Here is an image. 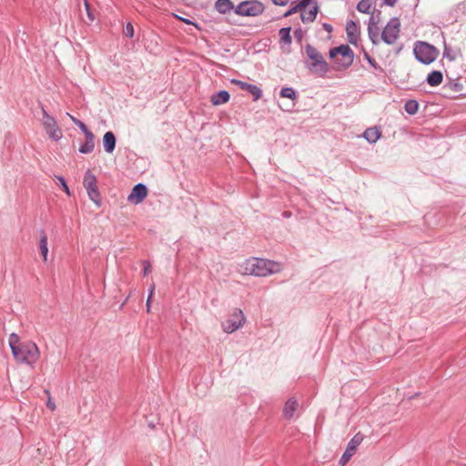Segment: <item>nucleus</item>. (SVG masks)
Segmentation results:
<instances>
[{
  "label": "nucleus",
  "instance_id": "f257e3e1",
  "mask_svg": "<svg viewBox=\"0 0 466 466\" xmlns=\"http://www.w3.org/2000/svg\"><path fill=\"white\" fill-rule=\"evenodd\" d=\"M8 344L17 363L34 368L40 359L41 353L38 346L31 340L21 342L19 336L15 333L10 334Z\"/></svg>",
  "mask_w": 466,
  "mask_h": 466
},
{
  "label": "nucleus",
  "instance_id": "f03ea898",
  "mask_svg": "<svg viewBox=\"0 0 466 466\" xmlns=\"http://www.w3.org/2000/svg\"><path fill=\"white\" fill-rule=\"evenodd\" d=\"M280 269V264L257 258H248L239 265V271L242 274L258 277H266L279 272Z\"/></svg>",
  "mask_w": 466,
  "mask_h": 466
},
{
  "label": "nucleus",
  "instance_id": "7ed1b4c3",
  "mask_svg": "<svg viewBox=\"0 0 466 466\" xmlns=\"http://www.w3.org/2000/svg\"><path fill=\"white\" fill-rule=\"evenodd\" d=\"M329 56L334 59L338 69H345L353 62V53L350 46L345 45L330 49Z\"/></svg>",
  "mask_w": 466,
  "mask_h": 466
},
{
  "label": "nucleus",
  "instance_id": "20e7f679",
  "mask_svg": "<svg viewBox=\"0 0 466 466\" xmlns=\"http://www.w3.org/2000/svg\"><path fill=\"white\" fill-rule=\"evenodd\" d=\"M413 52L416 58L425 65L434 62L439 56L438 50L433 46L425 42L416 43Z\"/></svg>",
  "mask_w": 466,
  "mask_h": 466
},
{
  "label": "nucleus",
  "instance_id": "39448f33",
  "mask_svg": "<svg viewBox=\"0 0 466 466\" xmlns=\"http://www.w3.org/2000/svg\"><path fill=\"white\" fill-rule=\"evenodd\" d=\"M264 11V5L258 0H247L235 7V13L240 16H257Z\"/></svg>",
  "mask_w": 466,
  "mask_h": 466
},
{
  "label": "nucleus",
  "instance_id": "423d86ee",
  "mask_svg": "<svg viewBox=\"0 0 466 466\" xmlns=\"http://www.w3.org/2000/svg\"><path fill=\"white\" fill-rule=\"evenodd\" d=\"M246 322V317L239 309H235L228 318L222 323L224 332L232 333L242 328Z\"/></svg>",
  "mask_w": 466,
  "mask_h": 466
},
{
  "label": "nucleus",
  "instance_id": "0eeeda50",
  "mask_svg": "<svg viewBox=\"0 0 466 466\" xmlns=\"http://www.w3.org/2000/svg\"><path fill=\"white\" fill-rule=\"evenodd\" d=\"M83 184L90 200H92L96 206H100L101 198L97 188V180L90 169L85 173Z\"/></svg>",
  "mask_w": 466,
  "mask_h": 466
},
{
  "label": "nucleus",
  "instance_id": "6e6552de",
  "mask_svg": "<svg viewBox=\"0 0 466 466\" xmlns=\"http://www.w3.org/2000/svg\"><path fill=\"white\" fill-rule=\"evenodd\" d=\"M42 124L49 138L55 141L61 139L63 133L56 119L51 116L44 108L42 109Z\"/></svg>",
  "mask_w": 466,
  "mask_h": 466
},
{
  "label": "nucleus",
  "instance_id": "1a4fd4ad",
  "mask_svg": "<svg viewBox=\"0 0 466 466\" xmlns=\"http://www.w3.org/2000/svg\"><path fill=\"white\" fill-rule=\"evenodd\" d=\"M306 53L309 58L312 61L310 65L311 70L321 74L327 72L328 65L321 54L315 47L308 45L306 46Z\"/></svg>",
  "mask_w": 466,
  "mask_h": 466
},
{
  "label": "nucleus",
  "instance_id": "9d476101",
  "mask_svg": "<svg viewBox=\"0 0 466 466\" xmlns=\"http://www.w3.org/2000/svg\"><path fill=\"white\" fill-rule=\"evenodd\" d=\"M400 22L398 18H392L389 21V23L384 27L381 38L382 40L388 44L392 45L394 44L400 35Z\"/></svg>",
  "mask_w": 466,
  "mask_h": 466
},
{
  "label": "nucleus",
  "instance_id": "9b49d317",
  "mask_svg": "<svg viewBox=\"0 0 466 466\" xmlns=\"http://www.w3.org/2000/svg\"><path fill=\"white\" fill-rule=\"evenodd\" d=\"M362 440V437L360 434H357L350 441L345 452L340 458L341 465H345L350 460Z\"/></svg>",
  "mask_w": 466,
  "mask_h": 466
},
{
  "label": "nucleus",
  "instance_id": "f8f14e48",
  "mask_svg": "<svg viewBox=\"0 0 466 466\" xmlns=\"http://www.w3.org/2000/svg\"><path fill=\"white\" fill-rule=\"evenodd\" d=\"M147 195V188L143 184L136 185L129 196L127 197V200L136 205L141 203Z\"/></svg>",
  "mask_w": 466,
  "mask_h": 466
},
{
  "label": "nucleus",
  "instance_id": "ddd939ff",
  "mask_svg": "<svg viewBox=\"0 0 466 466\" xmlns=\"http://www.w3.org/2000/svg\"><path fill=\"white\" fill-rule=\"evenodd\" d=\"M230 82L236 86H238L242 90H246L250 93L253 96L255 101L258 100L262 96L261 89L255 85L248 84L238 79H231Z\"/></svg>",
  "mask_w": 466,
  "mask_h": 466
},
{
  "label": "nucleus",
  "instance_id": "4468645a",
  "mask_svg": "<svg viewBox=\"0 0 466 466\" xmlns=\"http://www.w3.org/2000/svg\"><path fill=\"white\" fill-rule=\"evenodd\" d=\"M319 12V6L317 3L309 1V5L306 7H302L301 19L303 22H312Z\"/></svg>",
  "mask_w": 466,
  "mask_h": 466
},
{
  "label": "nucleus",
  "instance_id": "2eb2a0df",
  "mask_svg": "<svg viewBox=\"0 0 466 466\" xmlns=\"http://www.w3.org/2000/svg\"><path fill=\"white\" fill-rule=\"evenodd\" d=\"M348 40L351 45L357 46L360 40V28L354 21H349L346 25Z\"/></svg>",
  "mask_w": 466,
  "mask_h": 466
},
{
  "label": "nucleus",
  "instance_id": "dca6fc26",
  "mask_svg": "<svg viewBox=\"0 0 466 466\" xmlns=\"http://www.w3.org/2000/svg\"><path fill=\"white\" fill-rule=\"evenodd\" d=\"M299 407L298 400L295 398H290L285 403L283 414L285 418L291 419Z\"/></svg>",
  "mask_w": 466,
  "mask_h": 466
},
{
  "label": "nucleus",
  "instance_id": "f3484780",
  "mask_svg": "<svg viewBox=\"0 0 466 466\" xmlns=\"http://www.w3.org/2000/svg\"><path fill=\"white\" fill-rule=\"evenodd\" d=\"M103 146L107 153H112L116 147V137L113 132L107 131L103 137Z\"/></svg>",
  "mask_w": 466,
  "mask_h": 466
},
{
  "label": "nucleus",
  "instance_id": "a211bd4d",
  "mask_svg": "<svg viewBox=\"0 0 466 466\" xmlns=\"http://www.w3.org/2000/svg\"><path fill=\"white\" fill-rule=\"evenodd\" d=\"M230 95L228 91H220L217 94H214L210 97V101L213 106H219L226 104L229 101Z\"/></svg>",
  "mask_w": 466,
  "mask_h": 466
},
{
  "label": "nucleus",
  "instance_id": "6ab92c4d",
  "mask_svg": "<svg viewBox=\"0 0 466 466\" xmlns=\"http://www.w3.org/2000/svg\"><path fill=\"white\" fill-rule=\"evenodd\" d=\"M363 137L370 142V143H375L378 141L381 137V131L380 128L373 127L367 128L363 134Z\"/></svg>",
  "mask_w": 466,
  "mask_h": 466
},
{
  "label": "nucleus",
  "instance_id": "aec40b11",
  "mask_svg": "<svg viewBox=\"0 0 466 466\" xmlns=\"http://www.w3.org/2000/svg\"><path fill=\"white\" fill-rule=\"evenodd\" d=\"M95 148V136L94 134H87L85 143L80 146L79 151L83 154L91 153Z\"/></svg>",
  "mask_w": 466,
  "mask_h": 466
},
{
  "label": "nucleus",
  "instance_id": "412c9836",
  "mask_svg": "<svg viewBox=\"0 0 466 466\" xmlns=\"http://www.w3.org/2000/svg\"><path fill=\"white\" fill-rule=\"evenodd\" d=\"M215 7L220 14H227L230 10L234 9V5L230 0H217Z\"/></svg>",
  "mask_w": 466,
  "mask_h": 466
},
{
  "label": "nucleus",
  "instance_id": "4be33fe9",
  "mask_svg": "<svg viewBox=\"0 0 466 466\" xmlns=\"http://www.w3.org/2000/svg\"><path fill=\"white\" fill-rule=\"evenodd\" d=\"M443 76L441 71H432L427 76V83L431 86H437L441 84Z\"/></svg>",
  "mask_w": 466,
  "mask_h": 466
},
{
  "label": "nucleus",
  "instance_id": "5701e85b",
  "mask_svg": "<svg viewBox=\"0 0 466 466\" xmlns=\"http://www.w3.org/2000/svg\"><path fill=\"white\" fill-rule=\"evenodd\" d=\"M39 250L43 257L44 261L47 260L48 246H47V236L43 233L39 240Z\"/></svg>",
  "mask_w": 466,
  "mask_h": 466
},
{
  "label": "nucleus",
  "instance_id": "b1692460",
  "mask_svg": "<svg viewBox=\"0 0 466 466\" xmlns=\"http://www.w3.org/2000/svg\"><path fill=\"white\" fill-rule=\"evenodd\" d=\"M360 13L370 14L372 10V0H360L357 5Z\"/></svg>",
  "mask_w": 466,
  "mask_h": 466
},
{
  "label": "nucleus",
  "instance_id": "393cba45",
  "mask_svg": "<svg viewBox=\"0 0 466 466\" xmlns=\"http://www.w3.org/2000/svg\"><path fill=\"white\" fill-rule=\"evenodd\" d=\"M279 37L280 40L284 43L289 44L291 42V36H290V28L289 27H284L279 30Z\"/></svg>",
  "mask_w": 466,
  "mask_h": 466
},
{
  "label": "nucleus",
  "instance_id": "a878e982",
  "mask_svg": "<svg viewBox=\"0 0 466 466\" xmlns=\"http://www.w3.org/2000/svg\"><path fill=\"white\" fill-rule=\"evenodd\" d=\"M405 110L413 115L418 111V103L414 100H410L405 104Z\"/></svg>",
  "mask_w": 466,
  "mask_h": 466
},
{
  "label": "nucleus",
  "instance_id": "bb28decb",
  "mask_svg": "<svg viewBox=\"0 0 466 466\" xmlns=\"http://www.w3.org/2000/svg\"><path fill=\"white\" fill-rule=\"evenodd\" d=\"M280 95L282 97L289 98V99H295L296 98V93L293 88L291 87H284L281 89Z\"/></svg>",
  "mask_w": 466,
  "mask_h": 466
},
{
  "label": "nucleus",
  "instance_id": "cd10ccee",
  "mask_svg": "<svg viewBox=\"0 0 466 466\" xmlns=\"http://www.w3.org/2000/svg\"><path fill=\"white\" fill-rule=\"evenodd\" d=\"M85 9H86V16H87V21L86 23L90 24V23L94 22L96 19V16L94 15V13L91 11L90 5L88 4V2L86 0H85Z\"/></svg>",
  "mask_w": 466,
  "mask_h": 466
},
{
  "label": "nucleus",
  "instance_id": "c85d7f7f",
  "mask_svg": "<svg viewBox=\"0 0 466 466\" xmlns=\"http://www.w3.org/2000/svg\"><path fill=\"white\" fill-rule=\"evenodd\" d=\"M124 35L127 37H133L134 35V27L131 23H127L125 29H124Z\"/></svg>",
  "mask_w": 466,
  "mask_h": 466
},
{
  "label": "nucleus",
  "instance_id": "c756f323",
  "mask_svg": "<svg viewBox=\"0 0 466 466\" xmlns=\"http://www.w3.org/2000/svg\"><path fill=\"white\" fill-rule=\"evenodd\" d=\"M46 393L48 395V399H47V401H46V407L50 410L54 411L56 410V406L55 402L52 400V398L50 396V392L48 390H46Z\"/></svg>",
  "mask_w": 466,
  "mask_h": 466
},
{
  "label": "nucleus",
  "instance_id": "7c9ffc66",
  "mask_svg": "<svg viewBox=\"0 0 466 466\" xmlns=\"http://www.w3.org/2000/svg\"><path fill=\"white\" fill-rule=\"evenodd\" d=\"M57 178H58V181L60 182V184L62 186L63 190L66 193V195L70 196V190H69V187L66 185V180L63 177H59Z\"/></svg>",
  "mask_w": 466,
  "mask_h": 466
},
{
  "label": "nucleus",
  "instance_id": "2f4dec72",
  "mask_svg": "<svg viewBox=\"0 0 466 466\" xmlns=\"http://www.w3.org/2000/svg\"><path fill=\"white\" fill-rule=\"evenodd\" d=\"M76 126L85 133L86 137L87 134H93L83 122L79 121Z\"/></svg>",
  "mask_w": 466,
  "mask_h": 466
},
{
  "label": "nucleus",
  "instance_id": "473e14b6",
  "mask_svg": "<svg viewBox=\"0 0 466 466\" xmlns=\"http://www.w3.org/2000/svg\"><path fill=\"white\" fill-rule=\"evenodd\" d=\"M143 263H144V265H145V268H144V269H143V274H144V276H146V275H147L148 273H150V272H151V266H150V264H149L148 262H147V261H144Z\"/></svg>",
  "mask_w": 466,
  "mask_h": 466
},
{
  "label": "nucleus",
  "instance_id": "72a5a7b5",
  "mask_svg": "<svg viewBox=\"0 0 466 466\" xmlns=\"http://www.w3.org/2000/svg\"><path fill=\"white\" fill-rule=\"evenodd\" d=\"M275 5H286L289 0H272Z\"/></svg>",
  "mask_w": 466,
  "mask_h": 466
},
{
  "label": "nucleus",
  "instance_id": "f704fd0d",
  "mask_svg": "<svg viewBox=\"0 0 466 466\" xmlns=\"http://www.w3.org/2000/svg\"><path fill=\"white\" fill-rule=\"evenodd\" d=\"M155 291V284H152L149 289L148 301H151V298Z\"/></svg>",
  "mask_w": 466,
  "mask_h": 466
},
{
  "label": "nucleus",
  "instance_id": "c9c22d12",
  "mask_svg": "<svg viewBox=\"0 0 466 466\" xmlns=\"http://www.w3.org/2000/svg\"><path fill=\"white\" fill-rule=\"evenodd\" d=\"M66 115L70 117V119L72 120V122H73L74 124H76V125H77V123L80 121V120H78L77 118H76L75 116H73L72 115H70L69 113H67Z\"/></svg>",
  "mask_w": 466,
  "mask_h": 466
},
{
  "label": "nucleus",
  "instance_id": "e433bc0d",
  "mask_svg": "<svg viewBox=\"0 0 466 466\" xmlns=\"http://www.w3.org/2000/svg\"><path fill=\"white\" fill-rule=\"evenodd\" d=\"M150 310V301L148 299L147 300V311L149 312Z\"/></svg>",
  "mask_w": 466,
  "mask_h": 466
},
{
  "label": "nucleus",
  "instance_id": "4c0bfd02",
  "mask_svg": "<svg viewBox=\"0 0 466 466\" xmlns=\"http://www.w3.org/2000/svg\"><path fill=\"white\" fill-rule=\"evenodd\" d=\"M396 0H386L387 4L393 5Z\"/></svg>",
  "mask_w": 466,
  "mask_h": 466
},
{
  "label": "nucleus",
  "instance_id": "58836bf2",
  "mask_svg": "<svg viewBox=\"0 0 466 466\" xmlns=\"http://www.w3.org/2000/svg\"><path fill=\"white\" fill-rule=\"evenodd\" d=\"M368 60L370 64H372L371 59L370 57H368Z\"/></svg>",
  "mask_w": 466,
  "mask_h": 466
}]
</instances>
